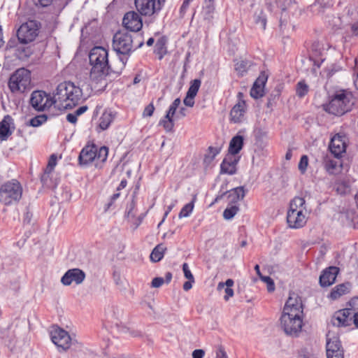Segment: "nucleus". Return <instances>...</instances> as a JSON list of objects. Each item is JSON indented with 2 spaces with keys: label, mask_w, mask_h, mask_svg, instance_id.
I'll list each match as a JSON object with an SVG mask.
<instances>
[{
  "label": "nucleus",
  "mask_w": 358,
  "mask_h": 358,
  "mask_svg": "<svg viewBox=\"0 0 358 358\" xmlns=\"http://www.w3.org/2000/svg\"><path fill=\"white\" fill-rule=\"evenodd\" d=\"M50 334L52 341L59 348L66 350L70 348L71 338L66 331L59 327H52Z\"/></svg>",
  "instance_id": "f8f14e48"
},
{
  "label": "nucleus",
  "mask_w": 358,
  "mask_h": 358,
  "mask_svg": "<svg viewBox=\"0 0 358 358\" xmlns=\"http://www.w3.org/2000/svg\"><path fill=\"white\" fill-rule=\"evenodd\" d=\"M302 315L288 311L282 312L280 324L287 334L296 335L301 331L303 325Z\"/></svg>",
  "instance_id": "6e6552de"
},
{
  "label": "nucleus",
  "mask_w": 358,
  "mask_h": 358,
  "mask_svg": "<svg viewBox=\"0 0 358 358\" xmlns=\"http://www.w3.org/2000/svg\"><path fill=\"white\" fill-rule=\"evenodd\" d=\"M52 0H34V3L36 6H41L42 7H46L52 3Z\"/></svg>",
  "instance_id": "6e6d98bb"
},
{
  "label": "nucleus",
  "mask_w": 358,
  "mask_h": 358,
  "mask_svg": "<svg viewBox=\"0 0 358 358\" xmlns=\"http://www.w3.org/2000/svg\"><path fill=\"white\" fill-rule=\"evenodd\" d=\"M30 83V71L22 68L11 75L8 81V87L13 93L24 92L29 87Z\"/></svg>",
  "instance_id": "0eeeda50"
},
{
  "label": "nucleus",
  "mask_w": 358,
  "mask_h": 358,
  "mask_svg": "<svg viewBox=\"0 0 358 358\" xmlns=\"http://www.w3.org/2000/svg\"><path fill=\"white\" fill-rule=\"evenodd\" d=\"M216 358H227V353L222 348L219 349L217 352Z\"/></svg>",
  "instance_id": "052dcab7"
},
{
  "label": "nucleus",
  "mask_w": 358,
  "mask_h": 358,
  "mask_svg": "<svg viewBox=\"0 0 358 358\" xmlns=\"http://www.w3.org/2000/svg\"><path fill=\"white\" fill-rule=\"evenodd\" d=\"M108 148L106 146L99 148L94 144L86 145L79 155V162L81 165L87 166L93 162H105L107 159Z\"/></svg>",
  "instance_id": "39448f33"
},
{
  "label": "nucleus",
  "mask_w": 358,
  "mask_h": 358,
  "mask_svg": "<svg viewBox=\"0 0 358 358\" xmlns=\"http://www.w3.org/2000/svg\"><path fill=\"white\" fill-rule=\"evenodd\" d=\"M353 318V322L355 325L358 327V312L355 313L352 319Z\"/></svg>",
  "instance_id": "338daca9"
},
{
  "label": "nucleus",
  "mask_w": 358,
  "mask_h": 358,
  "mask_svg": "<svg viewBox=\"0 0 358 358\" xmlns=\"http://www.w3.org/2000/svg\"><path fill=\"white\" fill-rule=\"evenodd\" d=\"M283 311L303 314V305L301 298L295 293H291L285 305Z\"/></svg>",
  "instance_id": "6ab92c4d"
},
{
  "label": "nucleus",
  "mask_w": 358,
  "mask_h": 358,
  "mask_svg": "<svg viewBox=\"0 0 358 358\" xmlns=\"http://www.w3.org/2000/svg\"><path fill=\"white\" fill-rule=\"evenodd\" d=\"M22 194V186L16 180L8 181L0 186V203L6 206L18 202Z\"/></svg>",
  "instance_id": "423d86ee"
},
{
  "label": "nucleus",
  "mask_w": 358,
  "mask_h": 358,
  "mask_svg": "<svg viewBox=\"0 0 358 358\" xmlns=\"http://www.w3.org/2000/svg\"><path fill=\"white\" fill-rule=\"evenodd\" d=\"M266 80L267 76L265 74L262 73L257 78L254 83V85L259 86L262 87V88H264V85L266 83Z\"/></svg>",
  "instance_id": "49530a36"
},
{
  "label": "nucleus",
  "mask_w": 358,
  "mask_h": 358,
  "mask_svg": "<svg viewBox=\"0 0 358 358\" xmlns=\"http://www.w3.org/2000/svg\"><path fill=\"white\" fill-rule=\"evenodd\" d=\"M239 208L236 206L227 208L223 212V217L225 220H231L238 213Z\"/></svg>",
  "instance_id": "4c0bfd02"
},
{
  "label": "nucleus",
  "mask_w": 358,
  "mask_h": 358,
  "mask_svg": "<svg viewBox=\"0 0 358 358\" xmlns=\"http://www.w3.org/2000/svg\"><path fill=\"white\" fill-rule=\"evenodd\" d=\"M238 159L236 156L227 154L221 164V173L233 175L236 171Z\"/></svg>",
  "instance_id": "aec40b11"
},
{
  "label": "nucleus",
  "mask_w": 358,
  "mask_h": 358,
  "mask_svg": "<svg viewBox=\"0 0 358 358\" xmlns=\"http://www.w3.org/2000/svg\"><path fill=\"white\" fill-rule=\"evenodd\" d=\"M113 320L112 322L117 327H122L123 329L126 328L127 324V315L124 313L123 310L115 308L113 310Z\"/></svg>",
  "instance_id": "b1692460"
},
{
  "label": "nucleus",
  "mask_w": 358,
  "mask_h": 358,
  "mask_svg": "<svg viewBox=\"0 0 358 358\" xmlns=\"http://www.w3.org/2000/svg\"><path fill=\"white\" fill-rule=\"evenodd\" d=\"M135 6L138 12L145 16H151L162 8L159 0H135Z\"/></svg>",
  "instance_id": "4468645a"
},
{
  "label": "nucleus",
  "mask_w": 358,
  "mask_h": 358,
  "mask_svg": "<svg viewBox=\"0 0 358 358\" xmlns=\"http://www.w3.org/2000/svg\"><path fill=\"white\" fill-rule=\"evenodd\" d=\"M182 271L184 272V275L187 279L190 280L192 281H194V276H193L192 273H191V271L189 268V266L187 263H184L182 264Z\"/></svg>",
  "instance_id": "de8ad7c7"
},
{
  "label": "nucleus",
  "mask_w": 358,
  "mask_h": 358,
  "mask_svg": "<svg viewBox=\"0 0 358 358\" xmlns=\"http://www.w3.org/2000/svg\"><path fill=\"white\" fill-rule=\"evenodd\" d=\"M47 120V117L45 115L36 116L30 120V125L32 127H38Z\"/></svg>",
  "instance_id": "79ce46f5"
},
{
  "label": "nucleus",
  "mask_w": 358,
  "mask_h": 358,
  "mask_svg": "<svg viewBox=\"0 0 358 358\" xmlns=\"http://www.w3.org/2000/svg\"><path fill=\"white\" fill-rule=\"evenodd\" d=\"M338 273V268L335 266H331L324 270L320 277V283L322 287H328L332 285Z\"/></svg>",
  "instance_id": "412c9836"
},
{
  "label": "nucleus",
  "mask_w": 358,
  "mask_h": 358,
  "mask_svg": "<svg viewBox=\"0 0 358 358\" xmlns=\"http://www.w3.org/2000/svg\"><path fill=\"white\" fill-rule=\"evenodd\" d=\"M114 116L111 111L105 110L99 118V127L101 130H106L108 128L113 122Z\"/></svg>",
  "instance_id": "bb28decb"
},
{
  "label": "nucleus",
  "mask_w": 358,
  "mask_h": 358,
  "mask_svg": "<svg viewBox=\"0 0 358 358\" xmlns=\"http://www.w3.org/2000/svg\"><path fill=\"white\" fill-rule=\"evenodd\" d=\"M307 210L305 200L302 197H294L290 202L289 208L287 213V222L292 229H300L307 222Z\"/></svg>",
  "instance_id": "20e7f679"
},
{
  "label": "nucleus",
  "mask_w": 358,
  "mask_h": 358,
  "mask_svg": "<svg viewBox=\"0 0 358 358\" xmlns=\"http://www.w3.org/2000/svg\"><path fill=\"white\" fill-rule=\"evenodd\" d=\"M57 156L55 154H52L50 156V157L48 160V165L45 170V175H48L52 171V170L54 169V168L55 167V166L57 164Z\"/></svg>",
  "instance_id": "a19ab883"
},
{
  "label": "nucleus",
  "mask_w": 358,
  "mask_h": 358,
  "mask_svg": "<svg viewBox=\"0 0 358 358\" xmlns=\"http://www.w3.org/2000/svg\"><path fill=\"white\" fill-rule=\"evenodd\" d=\"M243 145V138L241 136H236L230 141L229 147V153L236 156L242 149Z\"/></svg>",
  "instance_id": "a878e982"
},
{
  "label": "nucleus",
  "mask_w": 358,
  "mask_h": 358,
  "mask_svg": "<svg viewBox=\"0 0 358 358\" xmlns=\"http://www.w3.org/2000/svg\"><path fill=\"white\" fill-rule=\"evenodd\" d=\"M351 310L348 308L340 310L335 313L331 319V323L336 327H347L350 324L352 317Z\"/></svg>",
  "instance_id": "a211bd4d"
},
{
  "label": "nucleus",
  "mask_w": 358,
  "mask_h": 358,
  "mask_svg": "<svg viewBox=\"0 0 358 358\" xmlns=\"http://www.w3.org/2000/svg\"><path fill=\"white\" fill-rule=\"evenodd\" d=\"M14 128L13 119L9 115L4 116L0 122V138L6 140L13 133L11 129Z\"/></svg>",
  "instance_id": "4be33fe9"
},
{
  "label": "nucleus",
  "mask_w": 358,
  "mask_h": 358,
  "mask_svg": "<svg viewBox=\"0 0 358 358\" xmlns=\"http://www.w3.org/2000/svg\"><path fill=\"white\" fill-rule=\"evenodd\" d=\"M164 280L163 278H161V277L155 278L152 280L151 286L152 287L157 288V287H161L164 284Z\"/></svg>",
  "instance_id": "603ef678"
},
{
  "label": "nucleus",
  "mask_w": 358,
  "mask_h": 358,
  "mask_svg": "<svg viewBox=\"0 0 358 358\" xmlns=\"http://www.w3.org/2000/svg\"><path fill=\"white\" fill-rule=\"evenodd\" d=\"M245 192L243 187H238L231 191L229 196H233V201L242 200L245 197Z\"/></svg>",
  "instance_id": "72a5a7b5"
},
{
  "label": "nucleus",
  "mask_w": 358,
  "mask_h": 358,
  "mask_svg": "<svg viewBox=\"0 0 358 358\" xmlns=\"http://www.w3.org/2000/svg\"><path fill=\"white\" fill-rule=\"evenodd\" d=\"M348 291V286L345 284H341L336 286L330 294V297L332 299H336L341 296L346 294Z\"/></svg>",
  "instance_id": "2f4dec72"
},
{
  "label": "nucleus",
  "mask_w": 358,
  "mask_h": 358,
  "mask_svg": "<svg viewBox=\"0 0 358 358\" xmlns=\"http://www.w3.org/2000/svg\"><path fill=\"white\" fill-rule=\"evenodd\" d=\"M194 281H192L190 280H189L188 281H186L184 284H183V289L185 291H188L192 287V283L194 282Z\"/></svg>",
  "instance_id": "0e129e2a"
},
{
  "label": "nucleus",
  "mask_w": 358,
  "mask_h": 358,
  "mask_svg": "<svg viewBox=\"0 0 358 358\" xmlns=\"http://www.w3.org/2000/svg\"><path fill=\"white\" fill-rule=\"evenodd\" d=\"M136 204L134 201L131 202L129 204L128 208H127V217H134L136 215V211H135Z\"/></svg>",
  "instance_id": "3c124183"
},
{
  "label": "nucleus",
  "mask_w": 358,
  "mask_h": 358,
  "mask_svg": "<svg viewBox=\"0 0 358 358\" xmlns=\"http://www.w3.org/2000/svg\"><path fill=\"white\" fill-rule=\"evenodd\" d=\"M180 104V99L179 98L176 99L171 105L169 106L168 110L170 114H176V110Z\"/></svg>",
  "instance_id": "8fccbe9b"
},
{
  "label": "nucleus",
  "mask_w": 358,
  "mask_h": 358,
  "mask_svg": "<svg viewBox=\"0 0 358 358\" xmlns=\"http://www.w3.org/2000/svg\"><path fill=\"white\" fill-rule=\"evenodd\" d=\"M220 152V149L213 147H209L208 153L205 155L204 162L206 163H210Z\"/></svg>",
  "instance_id": "e433bc0d"
},
{
  "label": "nucleus",
  "mask_w": 358,
  "mask_h": 358,
  "mask_svg": "<svg viewBox=\"0 0 358 358\" xmlns=\"http://www.w3.org/2000/svg\"><path fill=\"white\" fill-rule=\"evenodd\" d=\"M146 213L141 214L133 222L134 225V229H137V227L141 224L143 220L144 219Z\"/></svg>",
  "instance_id": "4d7b16f0"
},
{
  "label": "nucleus",
  "mask_w": 358,
  "mask_h": 358,
  "mask_svg": "<svg viewBox=\"0 0 358 358\" xmlns=\"http://www.w3.org/2000/svg\"><path fill=\"white\" fill-rule=\"evenodd\" d=\"M354 105L352 94L345 90L335 92L331 96L328 103L323 106L324 109L329 113L341 116L351 110Z\"/></svg>",
  "instance_id": "7ed1b4c3"
},
{
  "label": "nucleus",
  "mask_w": 358,
  "mask_h": 358,
  "mask_svg": "<svg viewBox=\"0 0 358 358\" xmlns=\"http://www.w3.org/2000/svg\"><path fill=\"white\" fill-rule=\"evenodd\" d=\"M17 41L15 38H11L8 41L7 45H6V49L10 50V49H15L16 50L17 47L18 46Z\"/></svg>",
  "instance_id": "864d4df0"
},
{
  "label": "nucleus",
  "mask_w": 358,
  "mask_h": 358,
  "mask_svg": "<svg viewBox=\"0 0 358 358\" xmlns=\"http://www.w3.org/2000/svg\"><path fill=\"white\" fill-rule=\"evenodd\" d=\"M87 106H83L78 108L75 111V113L76 114L77 116H78V115H80L83 113H84L85 111H87Z\"/></svg>",
  "instance_id": "680f3d73"
},
{
  "label": "nucleus",
  "mask_w": 358,
  "mask_h": 358,
  "mask_svg": "<svg viewBox=\"0 0 358 358\" xmlns=\"http://www.w3.org/2000/svg\"><path fill=\"white\" fill-rule=\"evenodd\" d=\"M262 281L266 283L267 289L269 292H273L275 289V285L273 280L269 276H261Z\"/></svg>",
  "instance_id": "a18cd8bd"
},
{
  "label": "nucleus",
  "mask_w": 358,
  "mask_h": 358,
  "mask_svg": "<svg viewBox=\"0 0 358 358\" xmlns=\"http://www.w3.org/2000/svg\"><path fill=\"white\" fill-rule=\"evenodd\" d=\"M194 97L195 96H189V94H187L183 101L184 104L187 106L192 107L194 104Z\"/></svg>",
  "instance_id": "5fc2aeb1"
},
{
  "label": "nucleus",
  "mask_w": 358,
  "mask_h": 358,
  "mask_svg": "<svg viewBox=\"0 0 358 358\" xmlns=\"http://www.w3.org/2000/svg\"><path fill=\"white\" fill-rule=\"evenodd\" d=\"M296 94L299 97L304 96L308 92V86L304 81H300L296 85Z\"/></svg>",
  "instance_id": "58836bf2"
},
{
  "label": "nucleus",
  "mask_w": 358,
  "mask_h": 358,
  "mask_svg": "<svg viewBox=\"0 0 358 358\" xmlns=\"http://www.w3.org/2000/svg\"><path fill=\"white\" fill-rule=\"evenodd\" d=\"M108 54L106 49L96 46L93 48L89 55L92 66L90 79L96 83H101L110 71L115 72L108 63Z\"/></svg>",
  "instance_id": "f257e3e1"
},
{
  "label": "nucleus",
  "mask_w": 358,
  "mask_h": 358,
  "mask_svg": "<svg viewBox=\"0 0 358 358\" xmlns=\"http://www.w3.org/2000/svg\"><path fill=\"white\" fill-rule=\"evenodd\" d=\"M175 114H170L169 110L167 111L166 115L162 119L159 124L162 126L167 132L172 131L174 127L173 116Z\"/></svg>",
  "instance_id": "cd10ccee"
},
{
  "label": "nucleus",
  "mask_w": 358,
  "mask_h": 358,
  "mask_svg": "<svg viewBox=\"0 0 358 358\" xmlns=\"http://www.w3.org/2000/svg\"><path fill=\"white\" fill-rule=\"evenodd\" d=\"M55 95L57 108L68 109L80 103L83 97V91L71 82H63L58 85Z\"/></svg>",
  "instance_id": "f03ea898"
},
{
  "label": "nucleus",
  "mask_w": 358,
  "mask_h": 358,
  "mask_svg": "<svg viewBox=\"0 0 358 358\" xmlns=\"http://www.w3.org/2000/svg\"><path fill=\"white\" fill-rule=\"evenodd\" d=\"M245 112V103L243 100L239 101L232 108L230 117L232 122H240L243 118Z\"/></svg>",
  "instance_id": "5701e85b"
},
{
  "label": "nucleus",
  "mask_w": 358,
  "mask_h": 358,
  "mask_svg": "<svg viewBox=\"0 0 358 358\" xmlns=\"http://www.w3.org/2000/svg\"><path fill=\"white\" fill-rule=\"evenodd\" d=\"M15 51L16 57L20 59H25L31 55L30 49L27 47L22 46V45H18Z\"/></svg>",
  "instance_id": "473e14b6"
},
{
  "label": "nucleus",
  "mask_w": 358,
  "mask_h": 358,
  "mask_svg": "<svg viewBox=\"0 0 358 358\" xmlns=\"http://www.w3.org/2000/svg\"><path fill=\"white\" fill-rule=\"evenodd\" d=\"M194 208V201L192 202L187 203L183 206L181 209L178 216L180 218L188 217L189 214L192 213Z\"/></svg>",
  "instance_id": "ea45409f"
},
{
  "label": "nucleus",
  "mask_w": 358,
  "mask_h": 358,
  "mask_svg": "<svg viewBox=\"0 0 358 358\" xmlns=\"http://www.w3.org/2000/svg\"><path fill=\"white\" fill-rule=\"evenodd\" d=\"M32 218V213L27 211L25 213L24 215V222H27V224H29L31 222Z\"/></svg>",
  "instance_id": "e2e57ef3"
},
{
  "label": "nucleus",
  "mask_w": 358,
  "mask_h": 358,
  "mask_svg": "<svg viewBox=\"0 0 358 358\" xmlns=\"http://www.w3.org/2000/svg\"><path fill=\"white\" fill-rule=\"evenodd\" d=\"M127 180H123L121 181L120 184L119 185L118 187H117V189L120 190L121 189H123L126 187L127 185Z\"/></svg>",
  "instance_id": "774afa93"
},
{
  "label": "nucleus",
  "mask_w": 358,
  "mask_h": 358,
  "mask_svg": "<svg viewBox=\"0 0 358 358\" xmlns=\"http://www.w3.org/2000/svg\"><path fill=\"white\" fill-rule=\"evenodd\" d=\"M155 111V106L152 103L148 104L143 112V117H151Z\"/></svg>",
  "instance_id": "09e8293b"
},
{
  "label": "nucleus",
  "mask_w": 358,
  "mask_h": 358,
  "mask_svg": "<svg viewBox=\"0 0 358 358\" xmlns=\"http://www.w3.org/2000/svg\"><path fill=\"white\" fill-rule=\"evenodd\" d=\"M250 95L255 99H258L264 96V88L259 86H255L253 85L251 90Z\"/></svg>",
  "instance_id": "37998d69"
},
{
  "label": "nucleus",
  "mask_w": 358,
  "mask_h": 358,
  "mask_svg": "<svg viewBox=\"0 0 358 358\" xmlns=\"http://www.w3.org/2000/svg\"><path fill=\"white\" fill-rule=\"evenodd\" d=\"M201 82L199 79H194L192 80L187 94H189V96H196L201 86Z\"/></svg>",
  "instance_id": "c9c22d12"
},
{
  "label": "nucleus",
  "mask_w": 358,
  "mask_h": 358,
  "mask_svg": "<svg viewBox=\"0 0 358 358\" xmlns=\"http://www.w3.org/2000/svg\"><path fill=\"white\" fill-rule=\"evenodd\" d=\"M348 138L343 133L335 134L331 139L329 148L336 158H340L345 152Z\"/></svg>",
  "instance_id": "ddd939ff"
},
{
  "label": "nucleus",
  "mask_w": 358,
  "mask_h": 358,
  "mask_svg": "<svg viewBox=\"0 0 358 358\" xmlns=\"http://www.w3.org/2000/svg\"><path fill=\"white\" fill-rule=\"evenodd\" d=\"M85 278V273L80 268H71L68 270L61 278V282L69 286L72 282L76 285L81 284Z\"/></svg>",
  "instance_id": "dca6fc26"
},
{
  "label": "nucleus",
  "mask_w": 358,
  "mask_h": 358,
  "mask_svg": "<svg viewBox=\"0 0 358 358\" xmlns=\"http://www.w3.org/2000/svg\"><path fill=\"white\" fill-rule=\"evenodd\" d=\"M234 62L235 71L240 76H243L250 66V62L248 60L236 59Z\"/></svg>",
  "instance_id": "c85d7f7f"
},
{
  "label": "nucleus",
  "mask_w": 358,
  "mask_h": 358,
  "mask_svg": "<svg viewBox=\"0 0 358 358\" xmlns=\"http://www.w3.org/2000/svg\"><path fill=\"white\" fill-rule=\"evenodd\" d=\"M77 115L74 113H69L66 115V120L68 122L75 124L77 122Z\"/></svg>",
  "instance_id": "bf43d9fd"
},
{
  "label": "nucleus",
  "mask_w": 358,
  "mask_h": 358,
  "mask_svg": "<svg viewBox=\"0 0 358 358\" xmlns=\"http://www.w3.org/2000/svg\"><path fill=\"white\" fill-rule=\"evenodd\" d=\"M40 24L36 20H29L23 23L17 30V41L27 44L35 40L38 34Z\"/></svg>",
  "instance_id": "9d476101"
},
{
  "label": "nucleus",
  "mask_w": 358,
  "mask_h": 358,
  "mask_svg": "<svg viewBox=\"0 0 358 358\" xmlns=\"http://www.w3.org/2000/svg\"><path fill=\"white\" fill-rule=\"evenodd\" d=\"M323 164L325 170L331 175L336 174L340 171L338 162L329 156L324 157Z\"/></svg>",
  "instance_id": "393cba45"
},
{
  "label": "nucleus",
  "mask_w": 358,
  "mask_h": 358,
  "mask_svg": "<svg viewBox=\"0 0 358 358\" xmlns=\"http://www.w3.org/2000/svg\"><path fill=\"white\" fill-rule=\"evenodd\" d=\"M308 165V157L306 155H303L299 161L298 168L301 173H304L306 171Z\"/></svg>",
  "instance_id": "c03bdc74"
},
{
  "label": "nucleus",
  "mask_w": 358,
  "mask_h": 358,
  "mask_svg": "<svg viewBox=\"0 0 358 358\" xmlns=\"http://www.w3.org/2000/svg\"><path fill=\"white\" fill-rule=\"evenodd\" d=\"M30 104L35 110L43 111L49 109L52 105L57 107V101L55 94L51 96L44 91L36 90L31 94Z\"/></svg>",
  "instance_id": "1a4fd4ad"
},
{
  "label": "nucleus",
  "mask_w": 358,
  "mask_h": 358,
  "mask_svg": "<svg viewBox=\"0 0 358 358\" xmlns=\"http://www.w3.org/2000/svg\"><path fill=\"white\" fill-rule=\"evenodd\" d=\"M122 24L127 29L135 32L139 31L143 26L141 17L134 11L128 12L124 15Z\"/></svg>",
  "instance_id": "f3484780"
},
{
  "label": "nucleus",
  "mask_w": 358,
  "mask_h": 358,
  "mask_svg": "<svg viewBox=\"0 0 358 358\" xmlns=\"http://www.w3.org/2000/svg\"><path fill=\"white\" fill-rule=\"evenodd\" d=\"M234 280L232 279H228L225 282H220L217 285V289L220 290L224 287L226 295L224 296V299L227 301L230 297L234 296V290L231 289V287L234 285Z\"/></svg>",
  "instance_id": "c756f323"
},
{
  "label": "nucleus",
  "mask_w": 358,
  "mask_h": 358,
  "mask_svg": "<svg viewBox=\"0 0 358 358\" xmlns=\"http://www.w3.org/2000/svg\"><path fill=\"white\" fill-rule=\"evenodd\" d=\"M326 347L327 358H343V350L337 336L330 337L328 334Z\"/></svg>",
  "instance_id": "2eb2a0df"
},
{
  "label": "nucleus",
  "mask_w": 358,
  "mask_h": 358,
  "mask_svg": "<svg viewBox=\"0 0 358 358\" xmlns=\"http://www.w3.org/2000/svg\"><path fill=\"white\" fill-rule=\"evenodd\" d=\"M166 250V248L162 244L157 245L150 254L151 261L153 262H159L163 258Z\"/></svg>",
  "instance_id": "7c9ffc66"
},
{
  "label": "nucleus",
  "mask_w": 358,
  "mask_h": 358,
  "mask_svg": "<svg viewBox=\"0 0 358 358\" xmlns=\"http://www.w3.org/2000/svg\"><path fill=\"white\" fill-rule=\"evenodd\" d=\"M255 22L256 24L259 25L263 30L265 29L266 25V17L262 10L255 14Z\"/></svg>",
  "instance_id": "f704fd0d"
},
{
  "label": "nucleus",
  "mask_w": 358,
  "mask_h": 358,
  "mask_svg": "<svg viewBox=\"0 0 358 358\" xmlns=\"http://www.w3.org/2000/svg\"><path fill=\"white\" fill-rule=\"evenodd\" d=\"M352 31L355 35L358 36V22L352 24Z\"/></svg>",
  "instance_id": "69168bd1"
},
{
  "label": "nucleus",
  "mask_w": 358,
  "mask_h": 358,
  "mask_svg": "<svg viewBox=\"0 0 358 358\" xmlns=\"http://www.w3.org/2000/svg\"><path fill=\"white\" fill-rule=\"evenodd\" d=\"M113 47L117 53L128 55L133 50L134 38L127 32H117L113 36Z\"/></svg>",
  "instance_id": "9b49d317"
},
{
  "label": "nucleus",
  "mask_w": 358,
  "mask_h": 358,
  "mask_svg": "<svg viewBox=\"0 0 358 358\" xmlns=\"http://www.w3.org/2000/svg\"><path fill=\"white\" fill-rule=\"evenodd\" d=\"M205 352L201 349L195 350L192 352L193 358H203L204 356Z\"/></svg>",
  "instance_id": "13d9d810"
}]
</instances>
